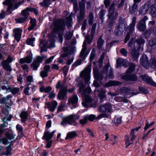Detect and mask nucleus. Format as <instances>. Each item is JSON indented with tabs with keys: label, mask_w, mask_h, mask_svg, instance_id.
<instances>
[{
	"label": "nucleus",
	"mask_w": 156,
	"mask_h": 156,
	"mask_svg": "<svg viewBox=\"0 0 156 156\" xmlns=\"http://www.w3.org/2000/svg\"><path fill=\"white\" fill-rule=\"evenodd\" d=\"M66 90H60L57 96L58 99L60 100H64L67 98Z\"/></svg>",
	"instance_id": "nucleus-26"
},
{
	"label": "nucleus",
	"mask_w": 156,
	"mask_h": 156,
	"mask_svg": "<svg viewBox=\"0 0 156 156\" xmlns=\"http://www.w3.org/2000/svg\"><path fill=\"white\" fill-rule=\"evenodd\" d=\"M150 61L152 67L156 70V57L154 56H152Z\"/></svg>",
	"instance_id": "nucleus-42"
},
{
	"label": "nucleus",
	"mask_w": 156,
	"mask_h": 156,
	"mask_svg": "<svg viewBox=\"0 0 156 156\" xmlns=\"http://www.w3.org/2000/svg\"><path fill=\"white\" fill-rule=\"evenodd\" d=\"M91 70V66L88 65L80 74V76L84 79L85 83L87 84L88 86L89 83Z\"/></svg>",
	"instance_id": "nucleus-5"
},
{
	"label": "nucleus",
	"mask_w": 156,
	"mask_h": 156,
	"mask_svg": "<svg viewBox=\"0 0 156 156\" xmlns=\"http://www.w3.org/2000/svg\"><path fill=\"white\" fill-rule=\"evenodd\" d=\"M82 48L80 53V56L84 60L89 54V52L87 51V45H85V42L83 43Z\"/></svg>",
	"instance_id": "nucleus-16"
},
{
	"label": "nucleus",
	"mask_w": 156,
	"mask_h": 156,
	"mask_svg": "<svg viewBox=\"0 0 156 156\" xmlns=\"http://www.w3.org/2000/svg\"><path fill=\"white\" fill-rule=\"evenodd\" d=\"M149 3H146L140 8L139 10V13L140 14H145L149 9Z\"/></svg>",
	"instance_id": "nucleus-23"
},
{
	"label": "nucleus",
	"mask_w": 156,
	"mask_h": 156,
	"mask_svg": "<svg viewBox=\"0 0 156 156\" xmlns=\"http://www.w3.org/2000/svg\"><path fill=\"white\" fill-rule=\"evenodd\" d=\"M30 11L29 10L27 9V8L22 11L21 14L23 16V17L26 18V19L27 20V18L29 15L28 11Z\"/></svg>",
	"instance_id": "nucleus-46"
},
{
	"label": "nucleus",
	"mask_w": 156,
	"mask_h": 156,
	"mask_svg": "<svg viewBox=\"0 0 156 156\" xmlns=\"http://www.w3.org/2000/svg\"><path fill=\"white\" fill-rule=\"evenodd\" d=\"M87 117L88 116H85L83 119H81L80 120V123L83 125L86 124L87 121Z\"/></svg>",
	"instance_id": "nucleus-57"
},
{
	"label": "nucleus",
	"mask_w": 156,
	"mask_h": 156,
	"mask_svg": "<svg viewBox=\"0 0 156 156\" xmlns=\"http://www.w3.org/2000/svg\"><path fill=\"white\" fill-rule=\"evenodd\" d=\"M135 90H133L126 87H123L121 88V91L122 93H125L126 95H130L129 97H130L134 95H136L139 93L138 92H135Z\"/></svg>",
	"instance_id": "nucleus-10"
},
{
	"label": "nucleus",
	"mask_w": 156,
	"mask_h": 156,
	"mask_svg": "<svg viewBox=\"0 0 156 156\" xmlns=\"http://www.w3.org/2000/svg\"><path fill=\"white\" fill-rule=\"evenodd\" d=\"M57 105V102L55 101H53L51 103L47 104V105L48 106V108L51 112H53L55 109Z\"/></svg>",
	"instance_id": "nucleus-27"
},
{
	"label": "nucleus",
	"mask_w": 156,
	"mask_h": 156,
	"mask_svg": "<svg viewBox=\"0 0 156 156\" xmlns=\"http://www.w3.org/2000/svg\"><path fill=\"white\" fill-rule=\"evenodd\" d=\"M121 54L123 56H126L127 54V51L124 48H122L120 49V51Z\"/></svg>",
	"instance_id": "nucleus-64"
},
{
	"label": "nucleus",
	"mask_w": 156,
	"mask_h": 156,
	"mask_svg": "<svg viewBox=\"0 0 156 156\" xmlns=\"http://www.w3.org/2000/svg\"><path fill=\"white\" fill-rule=\"evenodd\" d=\"M128 46L129 48V49L133 50L135 49V44L134 40V39H131L129 42Z\"/></svg>",
	"instance_id": "nucleus-39"
},
{
	"label": "nucleus",
	"mask_w": 156,
	"mask_h": 156,
	"mask_svg": "<svg viewBox=\"0 0 156 156\" xmlns=\"http://www.w3.org/2000/svg\"><path fill=\"white\" fill-rule=\"evenodd\" d=\"M15 0H6V2H3L4 4L6 5H8V8L7 11H9L10 9L12 8V2Z\"/></svg>",
	"instance_id": "nucleus-35"
},
{
	"label": "nucleus",
	"mask_w": 156,
	"mask_h": 156,
	"mask_svg": "<svg viewBox=\"0 0 156 156\" xmlns=\"http://www.w3.org/2000/svg\"><path fill=\"white\" fill-rule=\"evenodd\" d=\"M30 23H31V25L28 28V30L29 31L33 30L35 26H36V25L35 19L31 18Z\"/></svg>",
	"instance_id": "nucleus-43"
},
{
	"label": "nucleus",
	"mask_w": 156,
	"mask_h": 156,
	"mask_svg": "<svg viewBox=\"0 0 156 156\" xmlns=\"http://www.w3.org/2000/svg\"><path fill=\"white\" fill-rule=\"evenodd\" d=\"M73 35V32H68L65 34L64 37L65 39L67 40H69L72 38Z\"/></svg>",
	"instance_id": "nucleus-51"
},
{
	"label": "nucleus",
	"mask_w": 156,
	"mask_h": 156,
	"mask_svg": "<svg viewBox=\"0 0 156 156\" xmlns=\"http://www.w3.org/2000/svg\"><path fill=\"white\" fill-rule=\"evenodd\" d=\"M77 134L75 131H71L67 133L66 137V140L72 139L76 136Z\"/></svg>",
	"instance_id": "nucleus-31"
},
{
	"label": "nucleus",
	"mask_w": 156,
	"mask_h": 156,
	"mask_svg": "<svg viewBox=\"0 0 156 156\" xmlns=\"http://www.w3.org/2000/svg\"><path fill=\"white\" fill-rule=\"evenodd\" d=\"M141 128L140 126L132 130L130 133L131 138L130 141L129 140V137L128 135H126L125 136V140L126 144V147L127 148L130 144L133 143V140L136 137V136L134 135V131L136 130L137 131Z\"/></svg>",
	"instance_id": "nucleus-6"
},
{
	"label": "nucleus",
	"mask_w": 156,
	"mask_h": 156,
	"mask_svg": "<svg viewBox=\"0 0 156 156\" xmlns=\"http://www.w3.org/2000/svg\"><path fill=\"white\" fill-rule=\"evenodd\" d=\"M35 41V38L34 37H31V38L28 39L26 41L27 44L30 45L31 46H34L33 43Z\"/></svg>",
	"instance_id": "nucleus-54"
},
{
	"label": "nucleus",
	"mask_w": 156,
	"mask_h": 156,
	"mask_svg": "<svg viewBox=\"0 0 156 156\" xmlns=\"http://www.w3.org/2000/svg\"><path fill=\"white\" fill-rule=\"evenodd\" d=\"M8 114L9 111L7 109L5 108L2 110V113L0 114V115L1 117H3V118L2 119V120L3 121H5L6 116Z\"/></svg>",
	"instance_id": "nucleus-40"
},
{
	"label": "nucleus",
	"mask_w": 156,
	"mask_h": 156,
	"mask_svg": "<svg viewBox=\"0 0 156 156\" xmlns=\"http://www.w3.org/2000/svg\"><path fill=\"white\" fill-rule=\"evenodd\" d=\"M63 52H62L61 56L62 57H65L68 55V48L67 47H65L62 48Z\"/></svg>",
	"instance_id": "nucleus-45"
},
{
	"label": "nucleus",
	"mask_w": 156,
	"mask_h": 156,
	"mask_svg": "<svg viewBox=\"0 0 156 156\" xmlns=\"http://www.w3.org/2000/svg\"><path fill=\"white\" fill-rule=\"evenodd\" d=\"M124 28H125V24L122 23H120L117 27H115L114 32L115 35L117 36L121 35Z\"/></svg>",
	"instance_id": "nucleus-13"
},
{
	"label": "nucleus",
	"mask_w": 156,
	"mask_h": 156,
	"mask_svg": "<svg viewBox=\"0 0 156 156\" xmlns=\"http://www.w3.org/2000/svg\"><path fill=\"white\" fill-rule=\"evenodd\" d=\"M85 86L82 83L79 87V92L82 95V98L84 101L82 103L83 106L87 107L90 105L91 107H95L97 105V102H95L89 95L91 93V90L89 87H87L86 90H84Z\"/></svg>",
	"instance_id": "nucleus-1"
},
{
	"label": "nucleus",
	"mask_w": 156,
	"mask_h": 156,
	"mask_svg": "<svg viewBox=\"0 0 156 156\" xmlns=\"http://www.w3.org/2000/svg\"><path fill=\"white\" fill-rule=\"evenodd\" d=\"M56 132L55 130L53 131L52 132L50 133L48 131H45L44 133V136L42 137L43 140L46 139L47 141L49 140L53 137V134Z\"/></svg>",
	"instance_id": "nucleus-20"
},
{
	"label": "nucleus",
	"mask_w": 156,
	"mask_h": 156,
	"mask_svg": "<svg viewBox=\"0 0 156 156\" xmlns=\"http://www.w3.org/2000/svg\"><path fill=\"white\" fill-rule=\"evenodd\" d=\"M147 19V17L146 16H145L137 24V26L138 28L140 31H143L145 30L146 29L145 22Z\"/></svg>",
	"instance_id": "nucleus-7"
},
{
	"label": "nucleus",
	"mask_w": 156,
	"mask_h": 156,
	"mask_svg": "<svg viewBox=\"0 0 156 156\" xmlns=\"http://www.w3.org/2000/svg\"><path fill=\"white\" fill-rule=\"evenodd\" d=\"M140 62L145 68L147 69L149 67V64L148 61L147 57L146 55L144 54L140 59Z\"/></svg>",
	"instance_id": "nucleus-17"
},
{
	"label": "nucleus",
	"mask_w": 156,
	"mask_h": 156,
	"mask_svg": "<svg viewBox=\"0 0 156 156\" xmlns=\"http://www.w3.org/2000/svg\"><path fill=\"white\" fill-rule=\"evenodd\" d=\"M135 90H133L126 87H123L121 88V91L122 93H125L126 95H130L129 97H130L134 95H136L139 93L138 92H135Z\"/></svg>",
	"instance_id": "nucleus-9"
},
{
	"label": "nucleus",
	"mask_w": 156,
	"mask_h": 156,
	"mask_svg": "<svg viewBox=\"0 0 156 156\" xmlns=\"http://www.w3.org/2000/svg\"><path fill=\"white\" fill-rule=\"evenodd\" d=\"M27 19L26 18L23 17H20L19 18H16L15 19V20L16 23H22L25 21Z\"/></svg>",
	"instance_id": "nucleus-59"
},
{
	"label": "nucleus",
	"mask_w": 156,
	"mask_h": 156,
	"mask_svg": "<svg viewBox=\"0 0 156 156\" xmlns=\"http://www.w3.org/2000/svg\"><path fill=\"white\" fill-rule=\"evenodd\" d=\"M20 88L17 87H14L11 88L10 89V92L13 94L15 95L17 94L19 91Z\"/></svg>",
	"instance_id": "nucleus-58"
},
{
	"label": "nucleus",
	"mask_w": 156,
	"mask_h": 156,
	"mask_svg": "<svg viewBox=\"0 0 156 156\" xmlns=\"http://www.w3.org/2000/svg\"><path fill=\"white\" fill-rule=\"evenodd\" d=\"M54 30L55 31L60 30H63L65 26V23L62 21L55 22L54 23Z\"/></svg>",
	"instance_id": "nucleus-18"
},
{
	"label": "nucleus",
	"mask_w": 156,
	"mask_h": 156,
	"mask_svg": "<svg viewBox=\"0 0 156 156\" xmlns=\"http://www.w3.org/2000/svg\"><path fill=\"white\" fill-rule=\"evenodd\" d=\"M141 78L142 80L147 83L155 87H156V83L146 75H141Z\"/></svg>",
	"instance_id": "nucleus-22"
},
{
	"label": "nucleus",
	"mask_w": 156,
	"mask_h": 156,
	"mask_svg": "<svg viewBox=\"0 0 156 156\" xmlns=\"http://www.w3.org/2000/svg\"><path fill=\"white\" fill-rule=\"evenodd\" d=\"M112 122L116 126L121 123V119L120 117H115L113 120Z\"/></svg>",
	"instance_id": "nucleus-53"
},
{
	"label": "nucleus",
	"mask_w": 156,
	"mask_h": 156,
	"mask_svg": "<svg viewBox=\"0 0 156 156\" xmlns=\"http://www.w3.org/2000/svg\"><path fill=\"white\" fill-rule=\"evenodd\" d=\"M80 118L79 115L76 114H73L66 116L63 119L61 123L62 125L65 123H68L70 125H75L76 123V120Z\"/></svg>",
	"instance_id": "nucleus-2"
},
{
	"label": "nucleus",
	"mask_w": 156,
	"mask_h": 156,
	"mask_svg": "<svg viewBox=\"0 0 156 156\" xmlns=\"http://www.w3.org/2000/svg\"><path fill=\"white\" fill-rule=\"evenodd\" d=\"M150 14L153 17H156V5H153L151 7Z\"/></svg>",
	"instance_id": "nucleus-36"
},
{
	"label": "nucleus",
	"mask_w": 156,
	"mask_h": 156,
	"mask_svg": "<svg viewBox=\"0 0 156 156\" xmlns=\"http://www.w3.org/2000/svg\"><path fill=\"white\" fill-rule=\"evenodd\" d=\"M94 35H88L85 38V40L84 41L83 43L85 42V45H87V43L90 44L92 42V41Z\"/></svg>",
	"instance_id": "nucleus-38"
},
{
	"label": "nucleus",
	"mask_w": 156,
	"mask_h": 156,
	"mask_svg": "<svg viewBox=\"0 0 156 156\" xmlns=\"http://www.w3.org/2000/svg\"><path fill=\"white\" fill-rule=\"evenodd\" d=\"M112 107L110 103H107L99 107V109L102 112H110L112 110Z\"/></svg>",
	"instance_id": "nucleus-12"
},
{
	"label": "nucleus",
	"mask_w": 156,
	"mask_h": 156,
	"mask_svg": "<svg viewBox=\"0 0 156 156\" xmlns=\"http://www.w3.org/2000/svg\"><path fill=\"white\" fill-rule=\"evenodd\" d=\"M116 67L117 68H120L122 65L125 67H127L128 65V62L122 58H119L116 60Z\"/></svg>",
	"instance_id": "nucleus-19"
},
{
	"label": "nucleus",
	"mask_w": 156,
	"mask_h": 156,
	"mask_svg": "<svg viewBox=\"0 0 156 156\" xmlns=\"http://www.w3.org/2000/svg\"><path fill=\"white\" fill-rule=\"evenodd\" d=\"M22 32V30L19 28H15L13 30V36L18 42L19 41L21 38Z\"/></svg>",
	"instance_id": "nucleus-14"
},
{
	"label": "nucleus",
	"mask_w": 156,
	"mask_h": 156,
	"mask_svg": "<svg viewBox=\"0 0 156 156\" xmlns=\"http://www.w3.org/2000/svg\"><path fill=\"white\" fill-rule=\"evenodd\" d=\"M93 71L94 76L97 80H101L103 79V76L102 74H98L95 69L93 70Z\"/></svg>",
	"instance_id": "nucleus-47"
},
{
	"label": "nucleus",
	"mask_w": 156,
	"mask_h": 156,
	"mask_svg": "<svg viewBox=\"0 0 156 156\" xmlns=\"http://www.w3.org/2000/svg\"><path fill=\"white\" fill-rule=\"evenodd\" d=\"M104 41L101 37H100L97 42V47L98 49H100L104 44Z\"/></svg>",
	"instance_id": "nucleus-44"
},
{
	"label": "nucleus",
	"mask_w": 156,
	"mask_h": 156,
	"mask_svg": "<svg viewBox=\"0 0 156 156\" xmlns=\"http://www.w3.org/2000/svg\"><path fill=\"white\" fill-rule=\"evenodd\" d=\"M65 106V104L64 103H61L60 105L58 108L57 112H59L63 111V108Z\"/></svg>",
	"instance_id": "nucleus-60"
},
{
	"label": "nucleus",
	"mask_w": 156,
	"mask_h": 156,
	"mask_svg": "<svg viewBox=\"0 0 156 156\" xmlns=\"http://www.w3.org/2000/svg\"><path fill=\"white\" fill-rule=\"evenodd\" d=\"M70 2H72L73 4V11L75 13H76L78 10V4L77 2L75 0H69Z\"/></svg>",
	"instance_id": "nucleus-49"
},
{
	"label": "nucleus",
	"mask_w": 156,
	"mask_h": 156,
	"mask_svg": "<svg viewBox=\"0 0 156 156\" xmlns=\"http://www.w3.org/2000/svg\"><path fill=\"white\" fill-rule=\"evenodd\" d=\"M136 17H133V18L132 22L129 27V31L132 33L134 30V27L136 23Z\"/></svg>",
	"instance_id": "nucleus-30"
},
{
	"label": "nucleus",
	"mask_w": 156,
	"mask_h": 156,
	"mask_svg": "<svg viewBox=\"0 0 156 156\" xmlns=\"http://www.w3.org/2000/svg\"><path fill=\"white\" fill-rule=\"evenodd\" d=\"M47 57L45 56H43L41 57L37 56L36 57L34 61L40 64V63Z\"/></svg>",
	"instance_id": "nucleus-48"
},
{
	"label": "nucleus",
	"mask_w": 156,
	"mask_h": 156,
	"mask_svg": "<svg viewBox=\"0 0 156 156\" xmlns=\"http://www.w3.org/2000/svg\"><path fill=\"white\" fill-rule=\"evenodd\" d=\"M131 55L135 60L136 61L139 55V52L135 50H133L131 52Z\"/></svg>",
	"instance_id": "nucleus-37"
},
{
	"label": "nucleus",
	"mask_w": 156,
	"mask_h": 156,
	"mask_svg": "<svg viewBox=\"0 0 156 156\" xmlns=\"http://www.w3.org/2000/svg\"><path fill=\"white\" fill-rule=\"evenodd\" d=\"M121 83L119 81H110L105 85V87H109L112 86H117L120 85Z\"/></svg>",
	"instance_id": "nucleus-29"
},
{
	"label": "nucleus",
	"mask_w": 156,
	"mask_h": 156,
	"mask_svg": "<svg viewBox=\"0 0 156 156\" xmlns=\"http://www.w3.org/2000/svg\"><path fill=\"white\" fill-rule=\"evenodd\" d=\"M115 100L117 101L121 102L123 101L125 102H127V100L126 99L122 97H116L115 98Z\"/></svg>",
	"instance_id": "nucleus-56"
},
{
	"label": "nucleus",
	"mask_w": 156,
	"mask_h": 156,
	"mask_svg": "<svg viewBox=\"0 0 156 156\" xmlns=\"http://www.w3.org/2000/svg\"><path fill=\"white\" fill-rule=\"evenodd\" d=\"M39 65L38 63L34 61L33 63L31 64V67L34 70H37Z\"/></svg>",
	"instance_id": "nucleus-55"
},
{
	"label": "nucleus",
	"mask_w": 156,
	"mask_h": 156,
	"mask_svg": "<svg viewBox=\"0 0 156 156\" xmlns=\"http://www.w3.org/2000/svg\"><path fill=\"white\" fill-rule=\"evenodd\" d=\"M3 68L7 71L11 72L12 71V69L11 66L6 61H3L2 63Z\"/></svg>",
	"instance_id": "nucleus-28"
},
{
	"label": "nucleus",
	"mask_w": 156,
	"mask_h": 156,
	"mask_svg": "<svg viewBox=\"0 0 156 156\" xmlns=\"http://www.w3.org/2000/svg\"><path fill=\"white\" fill-rule=\"evenodd\" d=\"M118 15L117 11L115 10V4L113 3L111 5L108 10V18L111 21H113L116 19Z\"/></svg>",
	"instance_id": "nucleus-3"
},
{
	"label": "nucleus",
	"mask_w": 156,
	"mask_h": 156,
	"mask_svg": "<svg viewBox=\"0 0 156 156\" xmlns=\"http://www.w3.org/2000/svg\"><path fill=\"white\" fill-rule=\"evenodd\" d=\"M85 0H81L79 2L80 8V14L77 16V20L79 22L81 21L83 19L85 16Z\"/></svg>",
	"instance_id": "nucleus-4"
},
{
	"label": "nucleus",
	"mask_w": 156,
	"mask_h": 156,
	"mask_svg": "<svg viewBox=\"0 0 156 156\" xmlns=\"http://www.w3.org/2000/svg\"><path fill=\"white\" fill-rule=\"evenodd\" d=\"M98 92V96L100 99V102H102L103 99L105 98L106 97L105 94L106 91L102 88H100V90H97Z\"/></svg>",
	"instance_id": "nucleus-24"
},
{
	"label": "nucleus",
	"mask_w": 156,
	"mask_h": 156,
	"mask_svg": "<svg viewBox=\"0 0 156 156\" xmlns=\"http://www.w3.org/2000/svg\"><path fill=\"white\" fill-rule=\"evenodd\" d=\"M113 71L109 63L106 64L104 68L103 73H105L110 78H113Z\"/></svg>",
	"instance_id": "nucleus-8"
},
{
	"label": "nucleus",
	"mask_w": 156,
	"mask_h": 156,
	"mask_svg": "<svg viewBox=\"0 0 156 156\" xmlns=\"http://www.w3.org/2000/svg\"><path fill=\"white\" fill-rule=\"evenodd\" d=\"M78 98L76 94L73 95L69 98L68 99V103L70 105H72L73 107L75 108L77 106Z\"/></svg>",
	"instance_id": "nucleus-11"
},
{
	"label": "nucleus",
	"mask_w": 156,
	"mask_h": 156,
	"mask_svg": "<svg viewBox=\"0 0 156 156\" xmlns=\"http://www.w3.org/2000/svg\"><path fill=\"white\" fill-rule=\"evenodd\" d=\"M32 60V54L30 53L25 58H21L19 62L21 64H23L24 63H30L31 62Z\"/></svg>",
	"instance_id": "nucleus-21"
},
{
	"label": "nucleus",
	"mask_w": 156,
	"mask_h": 156,
	"mask_svg": "<svg viewBox=\"0 0 156 156\" xmlns=\"http://www.w3.org/2000/svg\"><path fill=\"white\" fill-rule=\"evenodd\" d=\"M8 125V123L6 122H4L3 124L1 125V126L0 127V136L2 135V133L3 132V131L2 129L4 127L7 126Z\"/></svg>",
	"instance_id": "nucleus-61"
},
{
	"label": "nucleus",
	"mask_w": 156,
	"mask_h": 156,
	"mask_svg": "<svg viewBox=\"0 0 156 156\" xmlns=\"http://www.w3.org/2000/svg\"><path fill=\"white\" fill-rule=\"evenodd\" d=\"M96 23H94L92 26L90 32L91 35H94L95 34V30L96 26Z\"/></svg>",
	"instance_id": "nucleus-62"
},
{
	"label": "nucleus",
	"mask_w": 156,
	"mask_h": 156,
	"mask_svg": "<svg viewBox=\"0 0 156 156\" xmlns=\"http://www.w3.org/2000/svg\"><path fill=\"white\" fill-rule=\"evenodd\" d=\"M122 79L126 81H136L137 80V77L134 74H129L127 73L125 75L122 76Z\"/></svg>",
	"instance_id": "nucleus-15"
},
{
	"label": "nucleus",
	"mask_w": 156,
	"mask_h": 156,
	"mask_svg": "<svg viewBox=\"0 0 156 156\" xmlns=\"http://www.w3.org/2000/svg\"><path fill=\"white\" fill-rule=\"evenodd\" d=\"M73 15L72 13L67 17L65 19V23L67 25H68L69 29L71 28V23L72 21V17Z\"/></svg>",
	"instance_id": "nucleus-32"
},
{
	"label": "nucleus",
	"mask_w": 156,
	"mask_h": 156,
	"mask_svg": "<svg viewBox=\"0 0 156 156\" xmlns=\"http://www.w3.org/2000/svg\"><path fill=\"white\" fill-rule=\"evenodd\" d=\"M149 45L152 48H154L156 47V39H153L150 40L149 42Z\"/></svg>",
	"instance_id": "nucleus-52"
},
{
	"label": "nucleus",
	"mask_w": 156,
	"mask_h": 156,
	"mask_svg": "<svg viewBox=\"0 0 156 156\" xmlns=\"http://www.w3.org/2000/svg\"><path fill=\"white\" fill-rule=\"evenodd\" d=\"M56 88L57 89H60V90H67V87L66 85H61L60 81H58L56 85Z\"/></svg>",
	"instance_id": "nucleus-34"
},
{
	"label": "nucleus",
	"mask_w": 156,
	"mask_h": 156,
	"mask_svg": "<svg viewBox=\"0 0 156 156\" xmlns=\"http://www.w3.org/2000/svg\"><path fill=\"white\" fill-rule=\"evenodd\" d=\"M141 0H133L134 3L131 8H130V12L131 14L135 13L138 9V3Z\"/></svg>",
	"instance_id": "nucleus-25"
},
{
	"label": "nucleus",
	"mask_w": 156,
	"mask_h": 156,
	"mask_svg": "<svg viewBox=\"0 0 156 156\" xmlns=\"http://www.w3.org/2000/svg\"><path fill=\"white\" fill-rule=\"evenodd\" d=\"M136 42L139 45L143 44L145 43V41L142 37L137 39L136 40Z\"/></svg>",
	"instance_id": "nucleus-63"
},
{
	"label": "nucleus",
	"mask_w": 156,
	"mask_h": 156,
	"mask_svg": "<svg viewBox=\"0 0 156 156\" xmlns=\"http://www.w3.org/2000/svg\"><path fill=\"white\" fill-rule=\"evenodd\" d=\"M135 67V65L133 63L129 65V67L126 71L127 73H131L133 72L134 70Z\"/></svg>",
	"instance_id": "nucleus-50"
},
{
	"label": "nucleus",
	"mask_w": 156,
	"mask_h": 156,
	"mask_svg": "<svg viewBox=\"0 0 156 156\" xmlns=\"http://www.w3.org/2000/svg\"><path fill=\"white\" fill-rule=\"evenodd\" d=\"M94 16L92 12L89 13L88 16V24L90 26L92 25L94 22Z\"/></svg>",
	"instance_id": "nucleus-41"
},
{
	"label": "nucleus",
	"mask_w": 156,
	"mask_h": 156,
	"mask_svg": "<svg viewBox=\"0 0 156 156\" xmlns=\"http://www.w3.org/2000/svg\"><path fill=\"white\" fill-rule=\"evenodd\" d=\"M28 116V113L26 112H22L20 115L22 122L26 121Z\"/></svg>",
	"instance_id": "nucleus-33"
}]
</instances>
